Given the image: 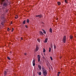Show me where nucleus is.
Masks as SVG:
<instances>
[{
  "label": "nucleus",
  "mask_w": 76,
  "mask_h": 76,
  "mask_svg": "<svg viewBox=\"0 0 76 76\" xmlns=\"http://www.w3.org/2000/svg\"><path fill=\"white\" fill-rule=\"evenodd\" d=\"M66 36H64V37L63 41L64 43H65L66 42Z\"/></svg>",
  "instance_id": "obj_3"
},
{
  "label": "nucleus",
  "mask_w": 76,
  "mask_h": 76,
  "mask_svg": "<svg viewBox=\"0 0 76 76\" xmlns=\"http://www.w3.org/2000/svg\"><path fill=\"white\" fill-rule=\"evenodd\" d=\"M57 4H58L59 6H60V4H61V2H60V1H58L57 2Z\"/></svg>",
  "instance_id": "obj_13"
},
{
  "label": "nucleus",
  "mask_w": 76,
  "mask_h": 76,
  "mask_svg": "<svg viewBox=\"0 0 76 76\" xmlns=\"http://www.w3.org/2000/svg\"><path fill=\"white\" fill-rule=\"evenodd\" d=\"M69 37L70 39H72V38H73V36H72L70 35Z\"/></svg>",
  "instance_id": "obj_18"
},
{
  "label": "nucleus",
  "mask_w": 76,
  "mask_h": 76,
  "mask_svg": "<svg viewBox=\"0 0 76 76\" xmlns=\"http://www.w3.org/2000/svg\"><path fill=\"white\" fill-rule=\"evenodd\" d=\"M54 48H55V49H56V46L55 45H54Z\"/></svg>",
  "instance_id": "obj_20"
},
{
  "label": "nucleus",
  "mask_w": 76,
  "mask_h": 76,
  "mask_svg": "<svg viewBox=\"0 0 76 76\" xmlns=\"http://www.w3.org/2000/svg\"><path fill=\"white\" fill-rule=\"evenodd\" d=\"M38 50V46H36V50H34L35 51H37Z\"/></svg>",
  "instance_id": "obj_8"
},
{
  "label": "nucleus",
  "mask_w": 76,
  "mask_h": 76,
  "mask_svg": "<svg viewBox=\"0 0 76 76\" xmlns=\"http://www.w3.org/2000/svg\"><path fill=\"white\" fill-rule=\"evenodd\" d=\"M51 46V48H52V47H53V45H52Z\"/></svg>",
  "instance_id": "obj_39"
},
{
  "label": "nucleus",
  "mask_w": 76,
  "mask_h": 76,
  "mask_svg": "<svg viewBox=\"0 0 76 76\" xmlns=\"http://www.w3.org/2000/svg\"><path fill=\"white\" fill-rule=\"evenodd\" d=\"M46 51V50H45V49L43 48V53H45V52Z\"/></svg>",
  "instance_id": "obj_21"
},
{
  "label": "nucleus",
  "mask_w": 76,
  "mask_h": 76,
  "mask_svg": "<svg viewBox=\"0 0 76 76\" xmlns=\"http://www.w3.org/2000/svg\"><path fill=\"white\" fill-rule=\"evenodd\" d=\"M65 3H67V0H65Z\"/></svg>",
  "instance_id": "obj_25"
},
{
  "label": "nucleus",
  "mask_w": 76,
  "mask_h": 76,
  "mask_svg": "<svg viewBox=\"0 0 76 76\" xmlns=\"http://www.w3.org/2000/svg\"><path fill=\"white\" fill-rule=\"evenodd\" d=\"M21 39L22 40H23V38L21 37Z\"/></svg>",
  "instance_id": "obj_35"
},
{
  "label": "nucleus",
  "mask_w": 76,
  "mask_h": 76,
  "mask_svg": "<svg viewBox=\"0 0 76 76\" xmlns=\"http://www.w3.org/2000/svg\"><path fill=\"white\" fill-rule=\"evenodd\" d=\"M60 73H61L60 72H58V74H60Z\"/></svg>",
  "instance_id": "obj_33"
},
{
  "label": "nucleus",
  "mask_w": 76,
  "mask_h": 76,
  "mask_svg": "<svg viewBox=\"0 0 76 76\" xmlns=\"http://www.w3.org/2000/svg\"><path fill=\"white\" fill-rule=\"evenodd\" d=\"M26 22H27V23H28L29 22V19H27Z\"/></svg>",
  "instance_id": "obj_16"
},
{
  "label": "nucleus",
  "mask_w": 76,
  "mask_h": 76,
  "mask_svg": "<svg viewBox=\"0 0 76 76\" xmlns=\"http://www.w3.org/2000/svg\"><path fill=\"white\" fill-rule=\"evenodd\" d=\"M2 18H3V19H4L5 18L4 16H3Z\"/></svg>",
  "instance_id": "obj_34"
},
{
  "label": "nucleus",
  "mask_w": 76,
  "mask_h": 76,
  "mask_svg": "<svg viewBox=\"0 0 76 76\" xmlns=\"http://www.w3.org/2000/svg\"><path fill=\"white\" fill-rule=\"evenodd\" d=\"M57 76H59V74H57Z\"/></svg>",
  "instance_id": "obj_36"
},
{
  "label": "nucleus",
  "mask_w": 76,
  "mask_h": 76,
  "mask_svg": "<svg viewBox=\"0 0 76 76\" xmlns=\"http://www.w3.org/2000/svg\"><path fill=\"white\" fill-rule=\"evenodd\" d=\"M42 70L43 72H47V70L45 69H44L43 68V67L42 68Z\"/></svg>",
  "instance_id": "obj_11"
},
{
  "label": "nucleus",
  "mask_w": 76,
  "mask_h": 76,
  "mask_svg": "<svg viewBox=\"0 0 76 76\" xmlns=\"http://www.w3.org/2000/svg\"><path fill=\"white\" fill-rule=\"evenodd\" d=\"M24 54L25 56H26V55L27 54V53H24Z\"/></svg>",
  "instance_id": "obj_28"
},
{
  "label": "nucleus",
  "mask_w": 76,
  "mask_h": 76,
  "mask_svg": "<svg viewBox=\"0 0 76 76\" xmlns=\"http://www.w3.org/2000/svg\"><path fill=\"white\" fill-rule=\"evenodd\" d=\"M36 17H39V15H36Z\"/></svg>",
  "instance_id": "obj_32"
},
{
  "label": "nucleus",
  "mask_w": 76,
  "mask_h": 76,
  "mask_svg": "<svg viewBox=\"0 0 76 76\" xmlns=\"http://www.w3.org/2000/svg\"><path fill=\"white\" fill-rule=\"evenodd\" d=\"M25 23H26V20H24V21L23 22V24H25Z\"/></svg>",
  "instance_id": "obj_15"
},
{
  "label": "nucleus",
  "mask_w": 76,
  "mask_h": 76,
  "mask_svg": "<svg viewBox=\"0 0 76 76\" xmlns=\"http://www.w3.org/2000/svg\"><path fill=\"white\" fill-rule=\"evenodd\" d=\"M12 30H14V28H12Z\"/></svg>",
  "instance_id": "obj_37"
},
{
  "label": "nucleus",
  "mask_w": 76,
  "mask_h": 76,
  "mask_svg": "<svg viewBox=\"0 0 76 76\" xmlns=\"http://www.w3.org/2000/svg\"><path fill=\"white\" fill-rule=\"evenodd\" d=\"M38 67L39 69V70H41V66L40 65H38Z\"/></svg>",
  "instance_id": "obj_9"
},
{
  "label": "nucleus",
  "mask_w": 76,
  "mask_h": 76,
  "mask_svg": "<svg viewBox=\"0 0 76 76\" xmlns=\"http://www.w3.org/2000/svg\"><path fill=\"white\" fill-rule=\"evenodd\" d=\"M49 52H51V48H49Z\"/></svg>",
  "instance_id": "obj_22"
},
{
  "label": "nucleus",
  "mask_w": 76,
  "mask_h": 76,
  "mask_svg": "<svg viewBox=\"0 0 76 76\" xmlns=\"http://www.w3.org/2000/svg\"><path fill=\"white\" fill-rule=\"evenodd\" d=\"M50 57L51 60H52V61H53V58H52V57L50 56Z\"/></svg>",
  "instance_id": "obj_23"
},
{
  "label": "nucleus",
  "mask_w": 76,
  "mask_h": 76,
  "mask_svg": "<svg viewBox=\"0 0 76 76\" xmlns=\"http://www.w3.org/2000/svg\"><path fill=\"white\" fill-rule=\"evenodd\" d=\"M35 60L34 59L33 60V62H32V63H33V66H35Z\"/></svg>",
  "instance_id": "obj_6"
},
{
  "label": "nucleus",
  "mask_w": 76,
  "mask_h": 76,
  "mask_svg": "<svg viewBox=\"0 0 76 76\" xmlns=\"http://www.w3.org/2000/svg\"><path fill=\"white\" fill-rule=\"evenodd\" d=\"M47 66H48V65H47Z\"/></svg>",
  "instance_id": "obj_46"
},
{
  "label": "nucleus",
  "mask_w": 76,
  "mask_h": 76,
  "mask_svg": "<svg viewBox=\"0 0 76 76\" xmlns=\"http://www.w3.org/2000/svg\"><path fill=\"white\" fill-rule=\"evenodd\" d=\"M0 28H1V26L0 25Z\"/></svg>",
  "instance_id": "obj_43"
},
{
  "label": "nucleus",
  "mask_w": 76,
  "mask_h": 76,
  "mask_svg": "<svg viewBox=\"0 0 76 76\" xmlns=\"http://www.w3.org/2000/svg\"><path fill=\"white\" fill-rule=\"evenodd\" d=\"M25 27L26 28H28V26L26 25L25 26Z\"/></svg>",
  "instance_id": "obj_30"
},
{
  "label": "nucleus",
  "mask_w": 76,
  "mask_h": 76,
  "mask_svg": "<svg viewBox=\"0 0 76 76\" xmlns=\"http://www.w3.org/2000/svg\"><path fill=\"white\" fill-rule=\"evenodd\" d=\"M12 32H13V30H12L11 31Z\"/></svg>",
  "instance_id": "obj_41"
},
{
  "label": "nucleus",
  "mask_w": 76,
  "mask_h": 76,
  "mask_svg": "<svg viewBox=\"0 0 76 76\" xmlns=\"http://www.w3.org/2000/svg\"><path fill=\"white\" fill-rule=\"evenodd\" d=\"M42 31H44V30L43 29H42Z\"/></svg>",
  "instance_id": "obj_38"
},
{
  "label": "nucleus",
  "mask_w": 76,
  "mask_h": 76,
  "mask_svg": "<svg viewBox=\"0 0 76 76\" xmlns=\"http://www.w3.org/2000/svg\"><path fill=\"white\" fill-rule=\"evenodd\" d=\"M43 33H44L45 34H46V32L45 31V30H44V31H43Z\"/></svg>",
  "instance_id": "obj_26"
},
{
  "label": "nucleus",
  "mask_w": 76,
  "mask_h": 76,
  "mask_svg": "<svg viewBox=\"0 0 76 76\" xmlns=\"http://www.w3.org/2000/svg\"><path fill=\"white\" fill-rule=\"evenodd\" d=\"M37 41H38L39 42H40L41 41V40L39 39H37Z\"/></svg>",
  "instance_id": "obj_17"
},
{
  "label": "nucleus",
  "mask_w": 76,
  "mask_h": 76,
  "mask_svg": "<svg viewBox=\"0 0 76 76\" xmlns=\"http://www.w3.org/2000/svg\"><path fill=\"white\" fill-rule=\"evenodd\" d=\"M44 55L45 56V53Z\"/></svg>",
  "instance_id": "obj_44"
},
{
  "label": "nucleus",
  "mask_w": 76,
  "mask_h": 76,
  "mask_svg": "<svg viewBox=\"0 0 76 76\" xmlns=\"http://www.w3.org/2000/svg\"><path fill=\"white\" fill-rule=\"evenodd\" d=\"M39 34L41 35H44V33H42V32L41 31H39Z\"/></svg>",
  "instance_id": "obj_7"
},
{
  "label": "nucleus",
  "mask_w": 76,
  "mask_h": 76,
  "mask_svg": "<svg viewBox=\"0 0 76 76\" xmlns=\"http://www.w3.org/2000/svg\"><path fill=\"white\" fill-rule=\"evenodd\" d=\"M6 1V2H7V6H8V0H6V1Z\"/></svg>",
  "instance_id": "obj_29"
},
{
  "label": "nucleus",
  "mask_w": 76,
  "mask_h": 76,
  "mask_svg": "<svg viewBox=\"0 0 76 76\" xmlns=\"http://www.w3.org/2000/svg\"><path fill=\"white\" fill-rule=\"evenodd\" d=\"M47 41H48V38H46L45 40V43L47 42Z\"/></svg>",
  "instance_id": "obj_14"
},
{
  "label": "nucleus",
  "mask_w": 76,
  "mask_h": 76,
  "mask_svg": "<svg viewBox=\"0 0 76 76\" xmlns=\"http://www.w3.org/2000/svg\"><path fill=\"white\" fill-rule=\"evenodd\" d=\"M4 23H3V22H2L1 23V25H3Z\"/></svg>",
  "instance_id": "obj_27"
},
{
  "label": "nucleus",
  "mask_w": 76,
  "mask_h": 76,
  "mask_svg": "<svg viewBox=\"0 0 76 76\" xmlns=\"http://www.w3.org/2000/svg\"><path fill=\"white\" fill-rule=\"evenodd\" d=\"M43 75H44V76H46L47 75V71H45L43 72Z\"/></svg>",
  "instance_id": "obj_5"
},
{
  "label": "nucleus",
  "mask_w": 76,
  "mask_h": 76,
  "mask_svg": "<svg viewBox=\"0 0 76 76\" xmlns=\"http://www.w3.org/2000/svg\"><path fill=\"white\" fill-rule=\"evenodd\" d=\"M39 18H41L42 17V15L41 14L39 15Z\"/></svg>",
  "instance_id": "obj_12"
},
{
  "label": "nucleus",
  "mask_w": 76,
  "mask_h": 76,
  "mask_svg": "<svg viewBox=\"0 0 76 76\" xmlns=\"http://www.w3.org/2000/svg\"><path fill=\"white\" fill-rule=\"evenodd\" d=\"M1 4L2 6V9L4 11L8 12V10L7 9V2L5 1V0H1Z\"/></svg>",
  "instance_id": "obj_1"
},
{
  "label": "nucleus",
  "mask_w": 76,
  "mask_h": 76,
  "mask_svg": "<svg viewBox=\"0 0 76 76\" xmlns=\"http://www.w3.org/2000/svg\"><path fill=\"white\" fill-rule=\"evenodd\" d=\"M49 70H50V69H51L50 68V67L49 68Z\"/></svg>",
  "instance_id": "obj_40"
},
{
  "label": "nucleus",
  "mask_w": 76,
  "mask_h": 76,
  "mask_svg": "<svg viewBox=\"0 0 76 76\" xmlns=\"http://www.w3.org/2000/svg\"><path fill=\"white\" fill-rule=\"evenodd\" d=\"M39 75V76L41 75V72H40L38 73Z\"/></svg>",
  "instance_id": "obj_19"
},
{
  "label": "nucleus",
  "mask_w": 76,
  "mask_h": 76,
  "mask_svg": "<svg viewBox=\"0 0 76 76\" xmlns=\"http://www.w3.org/2000/svg\"><path fill=\"white\" fill-rule=\"evenodd\" d=\"M7 31H10V29H9V28H8V29L7 30Z\"/></svg>",
  "instance_id": "obj_31"
},
{
  "label": "nucleus",
  "mask_w": 76,
  "mask_h": 76,
  "mask_svg": "<svg viewBox=\"0 0 76 76\" xmlns=\"http://www.w3.org/2000/svg\"><path fill=\"white\" fill-rule=\"evenodd\" d=\"M40 64H41V63H40Z\"/></svg>",
  "instance_id": "obj_45"
},
{
  "label": "nucleus",
  "mask_w": 76,
  "mask_h": 76,
  "mask_svg": "<svg viewBox=\"0 0 76 76\" xmlns=\"http://www.w3.org/2000/svg\"><path fill=\"white\" fill-rule=\"evenodd\" d=\"M40 57H41V56H40L39 55H38L37 58L38 62H39V61H40Z\"/></svg>",
  "instance_id": "obj_4"
},
{
  "label": "nucleus",
  "mask_w": 76,
  "mask_h": 76,
  "mask_svg": "<svg viewBox=\"0 0 76 76\" xmlns=\"http://www.w3.org/2000/svg\"><path fill=\"white\" fill-rule=\"evenodd\" d=\"M15 19H17V18H16V17H15Z\"/></svg>",
  "instance_id": "obj_42"
},
{
  "label": "nucleus",
  "mask_w": 76,
  "mask_h": 76,
  "mask_svg": "<svg viewBox=\"0 0 76 76\" xmlns=\"http://www.w3.org/2000/svg\"><path fill=\"white\" fill-rule=\"evenodd\" d=\"M8 72V69H6V70L4 71L3 73L4 75V76H6L7 75V72Z\"/></svg>",
  "instance_id": "obj_2"
},
{
  "label": "nucleus",
  "mask_w": 76,
  "mask_h": 76,
  "mask_svg": "<svg viewBox=\"0 0 76 76\" xmlns=\"http://www.w3.org/2000/svg\"><path fill=\"white\" fill-rule=\"evenodd\" d=\"M49 31L51 33H52V32H53V30H52V28H50Z\"/></svg>",
  "instance_id": "obj_10"
},
{
  "label": "nucleus",
  "mask_w": 76,
  "mask_h": 76,
  "mask_svg": "<svg viewBox=\"0 0 76 76\" xmlns=\"http://www.w3.org/2000/svg\"><path fill=\"white\" fill-rule=\"evenodd\" d=\"M7 59H8L9 60H10V58L8 56L7 57Z\"/></svg>",
  "instance_id": "obj_24"
}]
</instances>
